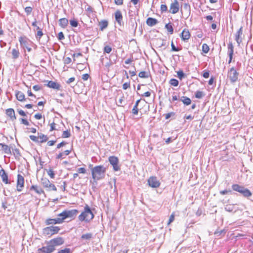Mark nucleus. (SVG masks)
<instances>
[{
    "label": "nucleus",
    "mask_w": 253,
    "mask_h": 253,
    "mask_svg": "<svg viewBox=\"0 0 253 253\" xmlns=\"http://www.w3.org/2000/svg\"><path fill=\"white\" fill-rule=\"evenodd\" d=\"M79 219L81 222H89L94 217V214L88 205H85L84 210L79 216Z\"/></svg>",
    "instance_id": "1"
},
{
    "label": "nucleus",
    "mask_w": 253,
    "mask_h": 253,
    "mask_svg": "<svg viewBox=\"0 0 253 253\" xmlns=\"http://www.w3.org/2000/svg\"><path fill=\"white\" fill-rule=\"evenodd\" d=\"M60 230V227L51 225L44 228L42 230V232L44 236L50 237L55 234H58Z\"/></svg>",
    "instance_id": "2"
},
{
    "label": "nucleus",
    "mask_w": 253,
    "mask_h": 253,
    "mask_svg": "<svg viewBox=\"0 0 253 253\" xmlns=\"http://www.w3.org/2000/svg\"><path fill=\"white\" fill-rule=\"evenodd\" d=\"M41 184L43 188L47 191H56L57 188L55 185L51 183L46 177L41 178Z\"/></svg>",
    "instance_id": "3"
},
{
    "label": "nucleus",
    "mask_w": 253,
    "mask_h": 253,
    "mask_svg": "<svg viewBox=\"0 0 253 253\" xmlns=\"http://www.w3.org/2000/svg\"><path fill=\"white\" fill-rule=\"evenodd\" d=\"M239 73L234 67L231 68L227 73V77L231 83H234L238 80Z\"/></svg>",
    "instance_id": "4"
},
{
    "label": "nucleus",
    "mask_w": 253,
    "mask_h": 253,
    "mask_svg": "<svg viewBox=\"0 0 253 253\" xmlns=\"http://www.w3.org/2000/svg\"><path fill=\"white\" fill-rule=\"evenodd\" d=\"M64 243V239L62 237H57L54 238L48 242V244L52 247V248L55 249V247L63 245Z\"/></svg>",
    "instance_id": "5"
},
{
    "label": "nucleus",
    "mask_w": 253,
    "mask_h": 253,
    "mask_svg": "<svg viewBox=\"0 0 253 253\" xmlns=\"http://www.w3.org/2000/svg\"><path fill=\"white\" fill-rule=\"evenodd\" d=\"M180 9V4L177 0H174L169 6V12L174 14L179 12Z\"/></svg>",
    "instance_id": "6"
},
{
    "label": "nucleus",
    "mask_w": 253,
    "mask_h": 253,
    "mask_svg": "<svg viewBox=\"0 0 253 253\" xmlns=\"http://www.w3.org/2000/svg\"><path fill=\"white\" fill-rule=\"evenodd\" d=\"M74 58L73 60L74 62H76L77 64V68L80 70H83L84 68H85L86 65L82 63H80V61L78 60V58L80 57H83L82 54L81 53H75L73 55Z\"/></svg>",
    "instance_id": "7"
},
{
    "label": "nucleus",
    "mask_w": 253,
    "mask_h": 253,
    "mask_svg": "<svg viewBox=\"0 0 253 253\" xmlns=\"http://www.w3.org/2000/svg\"><path fill=\"white\" fill-rule=\"evenodd\" d=\"M148 184L152 188H158L161 185V182L155 176H150L148 179Z\"/></svg>",
    "instance_id": "8"
},
{
    "label": "nucleus",
    "mask_w": 253,
    "mask_h": 253,
    "mask_svg": "<svg viewBox=\"0 0 253 253\" xmlns=\"http://www.w3.org/2000/svg\"><path fill=\"white\" fill-rule=\"evenodd\" d=\"M109 161L113 167V169L115 171H118L120 169V166L119 165V159L117 157L110 156L109 158Z\"/></svg>",
    "instance_id": "9"
},
{
    "label": "nucleus",
    "mask_w": 253,
    "mask_h": 253,
    "mask_svg": "<svg viewBox=\"0 0 253 253\" xmlns=\"http://www.w3.org/2000/svg\"><path fill=\"white\" fill-rule=\"evenodd\" d=\"M24 186V178L21 174H18L16 183V189L18 192H21Z\"/></svg>",
    "instance_id": "10"
},
{
    "label": "nucleus",
    "mask_w": 253,
    "mask_h": 253,
    "mask_svg": "<svg viewBox=\"0 0 253 253\" xmlns=\"http://www.w3.org/2000/svg\"><path fill=\"white\" fill-rule=\"evenodd\" d=\"M32 25L36 28V30L37 31V33L36 34V38L40 40L43 35L42 28H40L38 25V22L36 20H35V21L33 22Z\"/></svg>",
    "instance_id": "11"
},
{
    "label": "nucleus",
    "mask_w": 253,
    "mask_h": 253,
    "mask_svg": "<svg viewBox=\"0 0 253 253\" xmlns=\"http://www.w3.org/2000/svg\"><path fill=\"white\" fill-rule=\"evenodd\" d=\"M106 169L103 166L96 167V179H99L104 176Z\"/></svg>",
    "instance_id": "12"
},
{
    "label": "nucleus",
    "mask_w": 253,
    "mask_h": 253,
    "mask_svg": "<svg viewBox=\"0 0 253 253\" xmlns=\"http://www.w3.org/2000/svg\"><path fill=\"white\" fill-rule=\"evenodd\" d=\"M67 218H70L71 220H74L77 216L79 211L76 209H73L71 210H64Z\"/></svg>",
    "instance_id": "13"
},
{
    "label": "nucleus",
    "mask_w": 253,
    "mask_h": 253,
    "mask_svg": "<svg viewBox=\"0 0 253 253\" xmlns=\"http://www.w3.org/2000/svg\"><path fill=\"white\" fill-rule=\"evenodd\" d=\"M55 250L50 245L47 244V246H44L41 248H39L37 251V253H52Z\"/></svg>",
    "instance_id": "14"
},
{
    "label": "nucleus",
    "mask_w": 253,
    "mask_h": 253,
    "mask_svg": "<svg viewBox=\"0 0 253 253\" xmlns=\"http://www.w3.org/2000/svg\"><path fill=\"white\" fill-rule=\"evenodd\" d=\"M30 191H34L38 195H45V192L43 188L38 185H32L30 188Z\"/></svg>",
    "instance_id": "15"
},
{
    "label": "nucleus",
    "mask_w": 253,
    "mask_h": 253,
    "mask_svg": "<svg viewBox=\"0 0 253 253\" xmlns=\"http://www.w3.org/2000/svg\"><path fill=\"white\" fill-rule=\"evenodd\" d=\"M46 86L49 88L56 89L57 90H60L61 87L60 84L52 81H48Z\"/></svg>",
    "instance_id": "16"
},
{
    "label": "nucleus",
    "mask_w": 253,
    "mask_h": 253,
    "mask_svg": "<svg viewBox=\"0 0 253 253\" xmlns=\"http://www.w3.org/2000/svg\"><path fill=\"white\" fill-rule=\"evenodd\" d=\"M5 114L12 121H15L16 119L15 111L13 109L8 108L6 109Z\"/></svg>",
    "instance_id": "17"
},
{
    "label": "nucleus",
    "mask_w": 253,
    "mask_h": 253,
    "mask_svg": "<svg viewBox=\"0 0 253 253\" xmlns=\"http://www.w3.org/2000/svg\"><path fill=\"white\" fill-rule=\"evenodd\" d=\"M191 35L187 29H184L181 33L180 37L182 41H187L190 38Z\"/></svg>",
    "instance_id": "18"
},
{
    "label": "nucleus",
    "mask_w": 253,
    "mask_h": 253,
    "mask_svg": "<svg viewBox=\"0 0 253 253\" xmlns=\"http://www.w3.org/2000/svg\"><path fill=\"white\" fill-rule=\"evenodd\" d=\"M228 49L229 52V60L228 61V64L231 63L233 59V56L234 54V46L231 42H230L228 44Z\"/></svg>",
    "instance_id": "19"
},
{
    "label": "nucleus",
    "mask_w": 253,
    "mask_h": 253,
    "mask_svg": "<svg viewBox=\"0 0 253 253\" xmlns=\"http://www.w3.org/2000/svg\"><path fill=\"white\" fill-rule=\"evenodd\" d=\"M243 35V27H241L237 31V33L235 35V40L238 44V45H240V43L242 42V36Z\"/></svg>",
    "instance_id": "20"
},
{
    "label": "nucleus",
    "mask_w": 253,
    "mask_h": 253,
    "mask_svg": "<svg viewBox=\"0 0 253 253\" xmlns=\"http://www.w3.org/2000/svg\"><path fill=\"white\" fill-rule=\"evenodd\" d=\"M0 175L1 177L2 181L5 184H10V182L9 181L8 177V175L3 169L0 170Z\"/></svg>",
    "instance_id": "21"
},
{
    "label": "nucleus",
    "mask_w": 253,
    "mask_h": 253,
    "mask_svg": "<svg viewBox=\"0 0 253 253\" xmlns=\"http://www.w3.org/2000/svg\"><path fill=\"white\" fill-rule=\"evenodd\" d=\"M115 20L119 25H121L123 20V15L120 10H117L115 13Z\"/></svg>",
    "instance_id": "22"
},
{
    "label": "nucleus",
    "mask_w": 253,
    "mask_h": 253,
    "mask_svg": "<svg viewBox=\"0 0 253 253\" xmlns=\"http://www.w3.org/2000/svg\"><path fill=\"white\" fill-rule=\"evenodd\" d=\"M45 224L46 225H55V224H59L57 218H47L45 220Z\"/></svg>",
    "instance_id": "23"
},
{
    "label": "nucleus",
    "mask_w": 253,
    "mask_h": 253,
    "mask_svg": "<svg viewBox=\"0 0 253 253\" xmlns=\"http://www.w3.org/2000/svg\"><path fill=\"white\" fill-rule=\"evenodd\" d=\"M57 219L59 222V224H62L64 222L65 220L67 219L64 210L58 214Z\"/></svg>",
    "instance_id": "24"
},
{
    "label": "nucleus",
    "mask_w": 253,
    "mask_h": 253,
    "mask_svg": "<svg viewBox=\"0 0 253 253\" xmlns=\"http://www.w3.org/2000/svg\"><path fill=\"white\" fill-rule=\"evenodd\" d=\"M15 96L16 99L19 101L23 102L26 100V98L24 94L20 91H16L15 93Z\"/></svg>",
    "instance_id": "25"
},
{
    "label": "nucleus",
    "mask_w": 253,
    "mask_h": 253,
    "mask_svg": "<svg viewBox=\"0 0 253 253\" xmlns=\"http://www.w3.org/2000/svg\"><path fill=\"white\" fill-rule=\"evenodd\" d=\"M158 22V20L152 17L148 18L146 21V24L150 27L156 25Z\"/></svg>",
    "instance_id": "26"
},
{
    "label": "nucleus",
    "mask_w": 253,
    "mask_h": 253,
    "mask_svg": "<svg viewBox=\"0 0 253 253\" xmlns=\"http://www.w3.org/2000/svg\"><path fill=\"white\" fill-rule=\"evenodd\" d=\"M11 55H12V58L15 60L17 59L19 56H20V52L18 48V47H16L15 48H13L11 50Z\"/></svg>",
    "instance_id": "27"
},
{
    "label": "nucleus",
    "mask_w": 253,
    "mask_h": 253,
    "mask_svg": "<svg viewBox=\"0 0 253 253\" xmlns=\"http://www.w3.org/2000/svg\"><path fill=\"white\" fill-rule=\"evenodd\" d=\"M19 41L21 46L27 47L28 45V39L25 36H21L19 38Z\"/></svg>",
    "instance_id": "28"
},
{
    "label": "nucleus",
    "mask_w": 253,
    "mask_h": 253,
    "mask_svg": "<svg viewBox=\"0 0 253 253\" xmlns=\"http://www.w3.org/2000/svg\"><path fill=\"white\" fill-rule=\"evenodd\" d=\"M59 25L63 28H65L68 24V20L66 18H61L59 20Z\"/></svg>",
    "instance_id": "29"
},
{
    "label": "nucleus",
    "mask_w": 253,
    "mask_h": 253,
    "mask_svg": "<svg viewBox=\"0 0 253 253\" xmlns=\"http://www.w3.org/2000/svg\"><path fill=\"white\" fill-rule=\"evenodd\" d=\"M141 101V99H138L136 101L135 104L132 109V113L133 115H136L138 114V110H139L138 108V106L139 103Z\"/></svg>",
    "instance_id": "30"
},
{
    "label": "nucleus",
    "mask_w": 253,
    "mask_h": 253,
    "mask_svg": "<svg viewBox=\"0 0 253 253\" xmlns=\"http://www.w3.org/2000/svg\"><path fill=\"white\" fill-rule=\"evenodd\" d=\"M0 146L1 147V150L5 154H11L10 148L7 145L0 143Z\"/></svg>",
    "instance_id": "31"
},
{
    "label": "nucleus",
    "mask_w": 253,
    "mask_h": 253,
    "mask_svg": "<svg viewBox=\"0 0 253 253\" xmlns=\"http://www.w3.org/2000/svg\"><path fill=\"white\" fill-rule=\"evenodd\" d=\"M180 100L186 106L189 105L191 103V100L187 96H182L180 98Z\"/></svg>",
    "instance_id": "32"
},
{
    "label": "nucleus",
    "mask_w": 253,
    "mask_h": 253,
    "mask_svg": "<svg viewBox=\"0 0 253 253\" xmlns=\"http://www.w3.org/2000/svg\"><path fill=\"white\" fill-rule=\"evenodd\" d=\"M98 25L100 27V29L101 31H103L104 29H105L108 25V22L106 20H101L99 22Z\"/></svg>",
    "instance_id": "33"
},
{
    "label": "nucleus",
    "mask_w": 253,
    "mask_h": 253,
    "mask_svg": "<svg viewBox=\"0 0 253 253\" xmlns=\"http://www.w3.org/2000/svg\"><path fill=\"white\" fill-rule=\"evenodd\" d=\"M48 137L46 135L41 134L38 135V143H44L47 141Z\"/></svg>",
    "instance_id": "34"
},
{
    "label": "nucleus",
    "mask_w": 253,
    "mask_h": 253,
    "mask_svg": "<svg viewBox=\"0 0 253 253\" xmlns=\"http://www.w3.org/2000/svg\"><path fill=\"white\" fill-rule=\"evenodd\" d=\"M232 188L234 191L241 193V191L243 190L244 187L243 186H240L239 184H235L232 185Z\"/></svg>",
    "instance_id": "35"
},
{
    "label": "nucleus",
    "mask_w": 253,
    "mask_h": 253,
    "mask_svg": "<svg viewBox=\"0 0 253 253\" xmlns=\"http://www.w3.org/2000/svg\"><path fill=\"white\" fill-rule=\"evenodd\" d=\"M244 196L246 197H251L252 195V192L248 189L244 188L243 190L241 192Z\"/></svg>",
    "instance_id": "36"
},
{
    "label": "nucleus",
    "mask_w": 253,
    "mask_h": 253,
    "mask_svg": "<svg viewBox=\"0 0 253 253\" xmlns=\"http://www.w3.org/2000/svg\"><path fill=\"white\" fill-rule=\"evenodd\" d=\"M140 102H141V106H141V107H140V108L139 109L140 110L144 109V111L145 112H146L147 110H146L145 109H148V105L147 104V102L144 99H143V100L141 99V101Z\"/></svg>",
    "instance_id": "37"
},
{
    "label": "nucleus",
    "mask_w": 253,
    "mask_h": 253,
    "mask_svg": "<svg viewBox=\"0 0 253 253\" xmlns=\"http://www.w3.org/2000/svg\"><path fill=\"white\" fill-rule=\"evenodd\" d=\"M165 28L170 34H172L173 33V28L171 23H169L165 25Z\"/></svg>",
    "instance_id": "38"
},
{
    "label": "nucleus",
    "mask_w": 253,
    "mask_h": 253,
    "mask_svg": "<svg viewBox=\"0 0 253 253\" xmlns=\"http://www.w3.org/2000/svg\"><path fill=\"white\" fill-rule=\"evenodd\" d=\"M46 171H47V173L48 175L51 179H53L55 178V174L54 171L53 170V169L49 168L48 169H47L46 170Z\"/></svg>",
    "instance_id": "39"
},
{
    "label": "nucleus",
    "mask_w": 253,
    "mask_h": 253,
    "mask_svg": "<svg viewBox=\"0 0 253 253\" xmlns=\"http://www.w3.org/2000/svg\"><path fill=\"white\" fill-rule=\"evenodd\" d=\"M138 76L141 78H148L149 77V73L145 71H141L139 73Z\"/></svg>",
    "instance_id": "40"
},
{
    "label": "nucleus",
    "mask_w": 253,
    "mask_h": 253,
    "mask_svg": "<svg viewBox=\"0 0 253 253\" xmlns=\"http://www.w3.org/2000/svg\"><path fill=\"white\" fill-rule=\"evenodd\" d=\"M92 237V234H91V233H87V234H83L81 238L83 240H90Z\"/></svg>",
    "instance_id": "41"
},
{
    "label": "nucleus",
    "mask_w": 253,
    "mask_h": 253,
    "mask_svg": "<svg viewBox=\"0 0 253 253\" xmlns=\"http://www.w3.org/2000/svg\"><path fill=\"white\" fill-rule=\"evenodd\" d=\"M195 96L196 98L200 99L205 96V93L203 91L198 90L196 92Z\"/></svg>",
    "instance_id": "42"
},
{
    "label": "nucleus",
    "mask_w": 253,
    "mask_h": 253,
    "mask_svg": "<svg viewBox=\"0 0 253 253\" xmlns=\"http://www.w3.org/2000/svg\"><path fill=\"white\" fill-rule=\"evenodd\" d=\"M178 80L175 79H171L169 81V84L173 86H177L178 85Z\"/></svg>",
    "instance_id": "43"
},
{
    "label": "nucleus",
    "mask_w": 253,
    "mask_h": 253,
    "mask_svg": "<svg viewBox=\"0 0 253 253\" xmlns=\"http://www.w3.org/2000/svg\"><path fill=\"white\" fill-rule=\"evenodd\" d=\"M71 136V132L70 130H67L63 132L62 137L63 138H68Z\"/></svg>",
    "instance_id": "44"
},
{
    "label": "nucleus",
    "mask_w": 253,
    "mask_h": 253,
    "mask_svg": "<svg viewBox=\"0 0 253 253\" xmlns=\"http://www.w3.org/2000/svg\"><path fill=\"white\" fill-rule=\"evenodd\" d=\"M210 48L206 43H204L202 45V51L205 53H207L209 51Z\"/></svg>",
    "instance_id": "45"
},
{
    "label": "nucleus",
    "mask_w": 253,
    "mask_h": 253,
    "mask_svg": "<svg viewBox=\"0 0 253 253\" xmlns=\"http://www.w3.org/2000/svg\"><path fill=\"white\" fill-rule=\"evenodd\" d=\"M179 95L176 93H173L172 96V98H171V100H169V101L170 102H173V101H177L179 99Z\"/></svg>",
    "instance_id": "46"
},
{
    "label": "nucleus",
    "mask_w": 253,
    "mask_h": 253,
    "mask_svg": "<svg viewBox=\"0 0 253 253\" xmlns=\"http://www.w3.org/2000/svg\"><path fill=\"white\" fill-rule=\"evenodd\" d=\"M160 10L162 13L166 12L168 11V7L166 4H161L160 6Z\"/></svg>",
    "instance_id": "47"
},
{
    "label": "nucleus",
    "mask_w": 253,
    "mask_h": 253,
    "mask_svg": "<svg viewBox=\"0 0 253 253\" xmlns=\"http://www.w3.org/2000/svg\"><path fill=\"white\" fill-rule=\"evenodd\" d=\"M70 25L73 27H77L78 26V22L75 19H72L70 21Z\"/></svg>",
    "instance_id": "48"
},
{
    "label": "nucleus",
    "mask_w": 253,
    "mask_h": 253,
    "mask_svg": "<svg viewBox=\"0 0 253 253\" xmlns=\"http://www.w3.org/2000/svg\"><path fill=\"white\" fill-rule=\"evenodd\" d=\"M112 51V48L109 45H106L104 48V52L106 53H110Z\"/></svg>",
    "instance_id": "49"
},
{
    "label": "nucleus",
    "mask_w": 253,
    "mask_h": 253,
    "mask_svg": "<svg viewBox=\"0 0 253 253\" xmlns=\"http://www.w3.org/2000/svg\"><path fill=\"white\" fill-rule=\"evenodd\" d=\"M177 76L180 80H181L184 77V74L182 70H179L177 72Z\"/></svg>",
    "instance_id": "50"
},
{
    "label": "nucleus",
    "mask_w": 253,
    "mask_h": 253,
    "mask_svg": "<svg viewBox=\"0 0 253 253\" xmlns=\"http://www.w3.org/2000/svg\"><path fill=\"white\" fill-rule=\"evenodd\" d=\"M174 213L173 212L169 216V221L168 222V225H169L172 222H173L174 220Z\"/></svg>",
    "instance_id": "51"
},
{
    "label": "nucleus",
    "mask_w": 253,
    "mask_h": 253,
    "mask_svg": "<svg viewBox=\"0 0 253 253\" xmlns=\"http://www.w3.org/2000/svg\"><path fill=\"white\" fill-rule=\"evenodd\" d=\"M33 8L31 6H27L25 8V11L27 15L30 14Z\"/></svg>",
    "instance_id": "52"
},
{
    "label": "nucleus",
    "mask_w": 253,
    "mask_h": 253,
    "mask_svg": "<svg viewBox=\"0 0 253 253\" xmlns=\"http://www.w3.org/2000/svg\"><path fill=\"white\" fill-rule=\"evenodd\" d=\"M58 253H71V250L69 248H65L63 250H59Z\"/></svg>",
    "instance_id": "53"
},
{
    "label": "nucleus",
    "mask_w": 253,
    "mask_h": 253,
    "mask_svg": "<svg viewBox=\"0 0 253 253\" xmlns=\"http://www.w3.org/2000/svg\"><path fill=\"white\" fill-rule=\"evenodd\" d=\"M171 50L173 51H179L181 50L180 48L176 47L174 45L173 42L172 41L171 42Z\"/></svg>",
    "instance_id": "54"
},
{
    "label": "nucleus",
    "mask_w": 253,
    "mask_h": 253,
    "mask_svg": "<svg viewBox=\"0 0 253 253\" xmlns=\"http://www.w3.org/2000/svg\"><path fill=\"white\" fill-rule=\"evenodd\" d=\"M56 124L54 122L51 123L50 125V131H52L53 130H56Z\"/></svg>",
    "instance_id": "55"
},
{
    "label": "nucleus",
    "mask_w": 253,
    "mask_h": 253,
    "mask_svg": "<svg viewBox=\"0 0 253 253\" xmlns=\"http://www.w3.org/2000/svg\"><path fill=\"white\" fill-rule=\"evenodd\" d=\"M64 63L65 64H69L72 62V59L70 57H66L63 59Z\"/></svg>",
    "instance_id": "56"
},
{
    "label": "nucleus",
    "mask_w": 253,
    "mask_h": 253,
    "mask_svg": "<svg viewBox=\"0 0 253 253\" xmlns=\"http://www.w3.org/2000/svg\"><path fill=\"white\" fill-rule=\"evenodd\" d=\"M65 155L63 152H61L56 155V158L57 159H63L65 158Z\"/></svg>",
    "instance_id": "57"
},
{
    "label": "nucleus",
    "mask_w": 253,
    "mask_h": 253,
    "mask_svg": "<svg viewBox=\"0 0 253 253\" xmlns=\"http://www.w3.org/2000/svg\"><path fill=\"white\" fill-rule=\"evenodd\" d=\"M20 122H21V123L25 125V126H29V122L28 121V120L27 119H23V118H21L20 119Z\"/></svg>",
    "instance_id": "58"
},
{
    "label": "nucleus",
    "mask_w": 253,
    "mask_h": 253,
    "mask_svg": "<svg viewBox=\"0 0 253 253\" xmlns=\"http://www.w3.org/2000/svg\"><path fill=\"white\" fill-rule=\"evenodd\" d=\"M130 82L125 83L123 84V88L124 90H126V89L130 87Z\"/></svg>",
    "instance_id": "59"
},
{
    "label": "nucleus",
    "mask_w": 253,
    "mask_h": 253,
    "mask_svg": "<svg viewBox=\"0 0 253 253\" xmlns=\"http://www.w3.org/2000/svg\"><path fill=\"white\" fill-rule=\"evenodd\" d=\"M30 138L33 141L38 143V136H36L35 135H30Z\"/></svg>",
    "instance_id": "60"
},
{
    "label": "nucleus",
    "mask_w": 253,
    "mask_h": 253,
    "mask_svg": "<svg viewBox=\"0 0 253 253\" xmlns=\"http://www.w3.org/2000/svg\"><path fill=\"white\" fill-rule=\"evenodd\" d=\"M114 3L118 5H122L123 4L124 0H114Z\"/></svg>",
    "instance_id": "61"
},
{
    "label": "nucleus",
    "mask_w": 253,
    "mask_h": 253,
    "mask_svg": "<svg viewBox=\"0 0 253 253\" xmlns=\"http://www.w3.org/2000/svg\"><path fill=\"white\" fill-rule=\"evenodd\" d=\"M58 38L59 40H62L65 38L64 35L62 32H60L58 33Z\"/></svg>",
    "instance_id": "62"
},
{
    "label": "nucleus",
    "mask_w": 253,
    "mask_h": 253,
    "mask_svg": "<svg viewBox=\"0 0 253 253\" xmlns=\"http://www.w3.org/2000/svg\"><path fill=\"white\" fill-rule=\"evenodd\" d=\"M78 172L79 173H85L86 170L84 168H80L78 169Z\"/></svg>",
    "instance_id": "63"
},
{
    "label": "nucleus",
    "mask_w": 253,
    "mask_h": 253,
    "mask_svg": "<svg viewBox=\"0 0 253 253\" xmlns=\"http://www.w3.org/2000/svg\"><path fill=\"white\" fill-rule=\"evenodd\" d=\"M33 88L35 91H39L42 89V87L39 85H35L33 86Z\"/></svg>",
    "instance_id": "64"
}]
</instances>
